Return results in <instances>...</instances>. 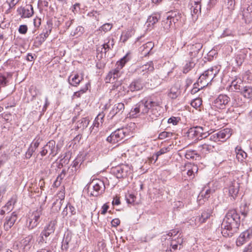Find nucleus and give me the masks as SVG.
Returning a JSON list of instances; mask_svg holds the SVG:
<instances>
[{
    "label": "nucleus",
    "instance_id": "nucleus-1",
    "mask_svg": "<svg viewBox=\"0 0 252 252\" xmlns=\"http://www.w3.org/2000/svg\"><path fill=\"white\" fill-rule=\"evenodd\" d=\"M161 103L160 99L154 95L146 97L131 109L130 116L136 117L139 113L146 114L147 119L153 121L160 114Z\"/></svg>",
    "mask_w": 252,
    "mask_h": 252
},
{
    "label": "nucleus",
    "instance_id": "nucleus-2",
    "mask_svg": "<svg viewBox=\"0 0 252 252\" xmlns=\"http://www.w3.org/2000/svg\"><path fill=\"white\" fill-rule=\"evenodd\" d=\"M240 216L236 210H229L221 224V233L224 237H231L236 233L240 224Z\"/></svg>",
    "mask_w": 252,
    "mask_h": 252
},
{
    "label": "nucleus",
    "instance_id": "nucleus-3",
    "mask_svg": "<svg viewBox=\"0 0 252 252\" xmlns=\"http://www.w3.org/2000/svg\"><path fill=\"white\" fill-rule=\"evenodd\" d=\"M56 224L57 221L56 220H51L45 226L40 233L39 239L37 240L38 244L41 245L43 243H47L48 241L50 240V236L54 234Z\"/></svg>",
    "mask_w": 252,
    "mask_h": 252
},
{
    "label": "nucleus",
    "instance_id": "nucleus-4",
    "mask_svg": "<svg viewBox=\"0 0 252 252\" xmlns=\"http://www.w3.org/2000/svg\"><path fill=\"white\" fill-rule=\"evenodd\" d=\"M129 53H127L119 62H118V66L110 71L107 75L105 78L106 83H113L115 79L117 78L120 76V70L123 68L125 63L129 61Z\"/></svg>",
    "mask_w": 252,
    "mask_h": 252
},
{
    "label": "nucleus",
    "instance_id": "nucleus-5",
    "mask_svg": "<svg viewBox=\"0 0 252 252\" xmlns=\"http://www.w3.org/2000/svg\"><path fill=\"white\" fill-rule=\"evenodd\" d=\"M88 189H93L91 192V195L97 196L102 194L105 189L104 182L100 179H94L87 185Z\"/></svg>",
    "mask_w": 252,
    "mask_h": 252
},
{
    "label": "nucleus",
    "instance_id": "nucleus-6",
    "mask_svg": "<svg viewBox=\"0 0 252 252\" xmlns=\"http://www.w3.org/2000/svg\"><path fill=\"white\" fill-rule=\"evenodd\" d=\"M60 149L59 145H56V142L54 140H50L42 148L40 154L42 157H44L49 151V155L52 157H54L58 154Z\"/></svg>",
    "mask_w": 252,
    "mask_h": 252
},
{
    "label": "nucleus",
    "instance_id": "nucleus-7",
    "mask_svg": "<svg viewBox=\"0 0 252 252\" xmlns=\"http://www.w3.org/2000/svg\"><path fill=\"white\" fill-rule=\"evenodd\" d=\"M126 132V128H118L107 137L106 140L112 144L117 143L124 139Z\"/></svg>",
    "mask_w": 252,
    "mask_h": 252
},
{
    "label": "nucleus",
    "instance_id": "nucleus-8",
    "mask_svg": "<svg viewBox=\"0 0 252 252\" xmlns=\"http://www.w3.org/2000/svg\"><path fill=\"white\" fill-rule=\"evenodd\" d=\"M42 215V209H37L33 211L27 220V225L29 229H32L36 227L40 222V218Z\"/></svg>",
    "mask_w": 252,
    "mask_h": 252
},
{
    "label": "nucleus",
    "instance_id": "nucleus-9",
    "mask_svg": "<svg viewBox=\"0 0 252 252\" xmlns=\"http://www.w3.org/2000/svg\"><path fill=\"white\" fill-rule=\"evenodd\" d=\"M231 134L232 130L231 129L225 128L211 135L210 137V139L214 142H224L228 139Z\"/></svg>",
    "mask_w": 252,
    "mask_h": 252
},
{
    "label": "nucleus",
    "instance_id": "nucleus-10",
    "mask_svg": "<svg viewBox=\"0 0 252 252\" xmlns=\"http://www.w3.org/2000/svg\"><path fill=\"white\" fill-rule=\"evenodd\" d=\"M129 171L130 167L125 164L117 166L111 169V172L118 179L126 177Z\"/></svg>",
    "mask_w": 252,
    "mask_h": 252
},
{
    "label": "nucleus",
    "instance_id": "nucleus-11",
    "mask_svg": "<svg viewBox=\"0 0 252 252\" xmlns=\"http://www.w3.org/2000/svg\"><path fill=\"white\" fill-rule=\"evenodd\" d=\"M78 246L76 241L73 239L70 233L65 234L62 242L61 249L63 251H67L69 247L76 248Z\"/></svg>",
    "mask_w": 252,
    "mask_h": 252
},
{
    "label": "nucleus",
    "instance_id": "nucleus-12",
    "mask_svg": "<svg viewBox=\"0 0 252 252\" xmlns=\"http://www.w3.org/2000/svg\"><path fill=\"white\" fill-rule=\"evenodd\" d=\"M230 101V98L226 94H220L214 101V106L220 109H225Z\"/></svg>",
    "mask_w": 252,
    "mask_h": 252
},
{
    "label": "nucleus",
    "instance_id": "nucleus-13",
    "mask_svg": "<svg viewBox=\"0 0 252 252\" xmlns=\"http://www.w3.org/2000/svg\"><path fill=\"white\" fill-rule=\"evenodd\" d=\"M105 114L103 112L100 113L95 118L93 126L90 128L91 133L95 134L98 131V128L101 126L104 122Z\"/></svg>",
    "mask_w": 252,
    "mask_h": 252
},
{
    "label": "nucleus",
    "instance_id": "nucleus-14",
    "mask_svg": "<svg viewBox=\"0 0 252 252\" xmlns=\"http://www.w3.org/2000/svg\"><path fill=\"white\" fill-rule=\"evenodd\" d=\"M154 70V66L153 63L150 62L140 66L137 69L136 71L139 75L147 77L148 74L152 72Z\"/></svg>",
    "mask_w": 252,
    "mask_h": 252
},
{
    "label": "nucleus",
    "instance_id": "nucleus-15",
    "mask_svg": "<svg viewBox=\"0 0 252 252\" xmlns=\"http://www.w3.org/2000/svg\"><path fill=\"white\" fill-rule=\"evenodd\" d=\"M188 47L190 57L197 58L199 52L202 48V44L201 43L193 40L190 44L188 45Z\"/></svg>",
    "mask_w": 252,
    "mask_h": 252
},
{
    "label": "nucleus",
    "instance_id": "nucleus-16",
    "mask_svg": "<svg viewBox=\"0 0 252 252\" xmlns=\"http://www.w3.org/2000/svg\"><path fill=\"white\" fill-rule=\"evenodd\" d=\"M201 0H192L190 8L191 14L193 19L196 20L201 13Z\"/></svg>",
    "mask_w": 252,
    "mask_h": 252
},
{
    "label": "nucleus",
    "instance_id": "nucleus-17",
    "mask_svg": "<svg viewBox=\"0 0 252 252\" xmlns=\"http://www.w3.org/2000/svg\"><path fill=\"white\" fill-rule=\"evenodd\" d=\"M18 219L16 212H13L10 215L6 217L4 223V228L7 231L14 224Z\"/></svg>",
    "mask_w": 252,
    "mask_h": 252
},
{
    "label": "nucleus",
    "instance_id": "nucleus-18",
    "mask_svg": "<svg viewBox=\"0 0 252 252\" xmlns=\"http://www.w3.org/2000/svg\"><path fill=\"white\" fill-rule=\"evenodd\" d=\"M17 12L22 18H29L33 14V7L31 4H28L25 7H20L17 9Z\"/></svg>",
    "mask_w": 252,
    "mask_h": 252
},
{
    "label": "nucleus",
    "instance_id": "nucleus-19",
    "mask_svg": "<svg viewBox=\"0 0 252 252\" xmlns=\"http://www.w3.org/2000/svg\"><path fill=\"white\" fill-rule=\"evenodd\" d=\"M125 110L124 103L115 104L110 110L108 117L112 119L116 115H121Z\"/></svg>",
    "mask_w": 252,
    "mask_h": 252
},
{
    "label": "nucleus",
    "instance_id": "nucleus-20",
    "mask_svg": "<svg viewBox=\"0 0 252 252\" xmlns=\"http://www.w3.org/2000/svg\"><path fill=\"white\" fill-rule=\"evenodd\" d=\"M239 183L236 181H232L230 183L228 190L230 196L234 199L237 196L239 191Z\"/></svg>",
    "mask_w": 252,
    "mask_h": 252
},
{
    "label": "nucleus",
    "instance_id": "nucleus-21",
    "mask_svg": "<svg viewBox=\"0 0 252 252\" xmlns=\"http://www.w3.org/2000/svg\"><path fill=\"white\" fill-rule=\"evenodd\" d=\"M33 242V236L30 235L21 241L20 247L25 251H28L31 249Z\"/></svg>",
    "mask_w": 252,
    "mask_h": 252
},
{
    "label": "nucleus",
    "instance_id": "nucleus-22",
    "mask_svg": "<svg viewBox=\"0 0 252 252\" xmlns=\"http://www.w3.org/2000/svg\"><path fill=\"white\" fill-rule=\"evenodd\" d=\"M84 79L83 76H80L78 74H71L67 79V82L69 85L73 87L78 86L81 82Z\"/></svg>",
    "mask_w": 252,
    "mask_h": 252
},
{
    "label": "nucleus",
    "instance_id": "nucleus-23",
    "mask_svg": "<svg viewBox=\"0 0 252 252\" xmlns=\"http://www.w3.org/2000/svg\"><path fill=\"white\" fill-rule=\"evenodd\" d=\"M252 235V232L250 230H246L242 232L237 239V246H240L243 245L246 242L249 240L250 237Z\"/></svg>",
    "mask_w": 252,
    "mask_h": 252
},
{
    "label": "nucleus",
    "instance_id": "nucleus-24",
    "mask_svg": "<svg viewBox=\"0 0 252 252\" xmlns=\"http://www.w3.org/2000/svg\"><path fill=\"white\" fill-rule=\"evenodd\" d=\"M154 47V44L152 42H148L140 48L141 55L147 56L153 53L152 50Z\"/></svg>",
    "mask_w": 252,
    "mask_h": 252
},
{
    "label": "nucleus",
    "instance_id": "nucleus-25",
    "mask_svg": "<svg viewBox=\"0 0 252 252\" xmlns=\"http://www.w3.org/2000/svg\"><path fill=\"white\" fill-rule=\"evenodd\" d=\"M243 81L240 78H236L232 81L230 85V89L233 91L240 92L243 89Z\"/></svg>",
    "mask_w": 252,
    "mask_h": 252
},
{
    "label": "nucleus",
    "instance_id": "nucleus-26",
    "mask_svg": "<svg viewBox=\"0 0 252 252\" xmlns=\"http://www.w3.org/2000/svg\"><path fill=\"white\" fill-rule=\"evenodd\" d=\"M144 83L141 79H138L132 81L129 85V89L131 92L137 91L143 89Z\"/></svg>",
    "mask_w": 252,
    "mask_h": 252
},
{
    "label": "nucleus",
    "instance_id": "nucleus-27",
    "mask_svg": "<svg viewBox=\"0 0 252 252\" xmlns=\"http://www.w3.org/2000/svg\"><path fill=\"white\" fill-rule=\"evenodd\" d=\"M213 210L208 209L204 210L200 216H197V219L198 220L199 223L200 224L205 223L212 216Z\"/></svg>",
    "mask_w": 252,
    "mask_h": 252
},
{
    "label": "nucleus",
    "instance_id": "nucleus-28",
    "mask_svg": "<svg viewBox=\"0 0 252 252\" xmlns=\"http://www.w3.org/2000/svg\"><path fill=\"white\" fill-rule=\"evenodd\" d=\"M198 148L199 149L201 152L205 154L210 152L217 151L216 145H213L207 143H204L200 145L198 147Z\"/></svg>",
    "mask_w": 252,
    "mask_h": 252
},
{
    "label": "nucleus",
    "instance_id": "nucleus-29",
    "mask_svg": "<svg viewBox=\"0 0 252 252\" xmlns=\"http://www.w3.org/2000/svg\"><path fill=\"white\" fill-rule=\"evenodd\" d=\"M219 72V69L216 66L212 67L205 71L204 73L207 76V81L211 82Z\"/></svg>",
    "mask_w": 252,
    "mask_h": 252
},
{
    "label": "nucleus",
    "instance_id": "nucleus-30",
    "mask_svg": "<svg viewBox=\"0 0 252 252\" xmlns=\"http://www.w3.org/2000/svg\"><path fill=\"white\" fill-rule=\"evenodd\" d=\"M242 15L246 23L251 22L252 21V5H249L247 8L244 9Z\"/></svg>",
    "mask_w": 252,
    "mask_h": 252
},
{
    "label": "nucleus",
    "instance_id": "nucleus-31",
    "mask_svg": "<svg viewBox=\"0 0 252 252\" xmlns=\"http://www.w3.org/2000/svg\"><path fill=\"white\" fill-rule=\"evenodd\" d=\"M115 44V41L113 38L108 37L104 40V42L102 45L103 49L104 50V53H106L113 48Z\"/></svg>",
    "mask_w": 252,
    "mask_h": 252
},
{
    "label": "nucleus",
    "instance_id": "nucleus-32",
    "mask_svg": "<svg viewBox=\"0 0 252 252\" xmlns=\"http://www.w3.org/2000/svg\"><path fill=\"white\" fill-rule=\"evenodd\" d=\"M168 17L173 22L174 25L181 18L182 14L179 11H170L167 13Z\"/></svg>",
    "mask_w": 252,
    "mask_h": 252
},
{
    "label": "nucleus",
    "instance_id": "nucleus-33",
    "mask_svg": "<svg viewBox=\"0 0 252 252\" xmlns=\"http://www.w3.org/2000/svg\"><path fill=\"white\" fill-rule=\"evenodd\" d=\"M246 56L247 55L245 50H243L239 52L235 58V62L237 65H241L245 60Z\"/></svg>",
    "mask_w": 252,
    "mask_h": 252
},
{
    "label": "nucleus",
    "instance_id": "nucleus-34",
    "mask_svg": "<svg viewBox=\"0 0 252 252\" xmlns=\"http://www.w3.org/2000/svg\"><path fill=\"white\" fill-rule=\"evenodd\" d=\"M190 58L191 60L189 61L188 62H187V63L185 64V66L184 67L183 72L184 73H187L189 70H190L191 68H192L194 66V65H195L196 63L197 62V58Z\"/></svg>",
    "mask_w": 252,
    "mask_h": 252
},
{
    "label": "nucleus",
    "instance_id": "nucleus-35",
    "mask_svg": "<svg viewBox=\"0 0 252 252\" xmlns=\"http://www.w3.org/2000/svg\"><path fill=\"white\" fill-rule=\"evenodd\" d=\"M83 162V160L81 157L76 158L71 164V170L74 171V174H76L79 172V170Z\"/></svg>",
    "mask_w": 252,
    "mask_h": 252
},
{
    "label": "nucleus",
    "instance_id": "nucleus-36",
    "mask_svg": "<svg viewBox=\"0 0 252 252\" xmlns=\"http://www.w3.org/2000/svg\"><path fill=\"white\" fill-rule=\"evenodd\" d=\"M241 93L245 97L248 98H252V86H246L243 88Z\"/></svg>",
    "mask_w": 252,
    "mask_h": 252
},
{
    "label": "nucleus",
    "instance_id": "nucleus-37",
    "mask_svg": "<svg viewBox=\"0 0 252 252\" xmlns=\"http://www.w3.org/2000/svg\"><path fill=\"white\" fill-rule=\"evenodd\" d=\"M186 170H187V174L189 176H191L194 175V173H196L198 171V167L196 165L188 164L185 166Z\"/></svg>",
    "mask_w": 252,
    "mask_h": 252
},
{
    "label": "nucleus",
    "instance_id": "nucleus-38",
    "mask_svg": "<svg viewBox=\"0 0 252 252\" xmlns=\"http://www.w3.org/2000/svg\"><path fill=\"white\" fill-rule=\"evenodd\" d=\"M237 159L242 162L247 157V153L243 151L240 147H237L235 149Z\"/></svg>",
    "mask_w": 252,
    "mask_h": 252
},
{
    "label": "nucleus",
    "instance_id": "nucleus-39",
    "mask_svg": "<svg viewBox=\"0 0 252 252\" xmlns=\"http://www.w3.org/2000/svg\"><path fill=\"white\" fill-rule=\"evenodd\" d=\"M89 122L90 121L88 117H85L81 119L77 123V128H81L82 129H85L88 126Z\"/></svg>",
    "mask_w": 252,
    "mask_h": 252
},
{
    "label": "nucleus",
    "instance_id": "nucleus-40",
    "mask_svg": "<svg viewBox=\"0 0 252 252\" xmlns=\"http://www.w3.org/2000/svg\"><path fill=\"white\" fill-rule=\"evenodd\" d=\"M198 133L200 134V139L204 138L210 135L208 128L206 126H196Z\"/></svg>",
    "mask_w": 252,
    "mask_h": 252
},
{
    "label": "nucleus",
    "instance_id": "nucleus-41",
    "mask_svg": "<svg viewBox=\"0 0 252 252\" xmlns=\"http://www.w3.org/2000/svg\"><path fill=\"white\" fill-rule=\"evenodd\" d=\"M208 80L207 79V76L205 75L204 73H203L202 74H201L200 77H199L197 83H199L200 85L201 88H203L205 87L208 85L209 83L211 82H208L207 81Z\"/></svg>",
    "mask_w": 252,
    "mask_h": 252
},
{
    "label": "nucleus",
    "instance_id": "nucleus-42",
    "mask_svg": "<svg viewBox=\"0 0 252 252\" xmlns=\"http://www.w3.org/2000/svg\"><path fill=\"white\" fill-rule=\"evenodd\" d=\"M176 136V135L175 133L164 131L159 134L158 138L159 139L163 140L165 138L170 139L173 136L175 138Z\"/></svg>",
    "mask_w": 252,
    "mask_h": 252
},
{
    "label": "nucleus",
    "instance_id": "nucleus-43",
    "mask_svg": "<svg viewBox=\"0 0 252 252\" xmlns=\"http://www.w3.org/2000/svg\"><path fill=\"white\" fill-rule=\"evenodd\" d=\"M188 136L191 138H195L199 139L200 138V134L198 133L196 127L190 128L188 131Z\"/></svg>",
    "mask_w": 252,
    "mask_h": 252
},
{
    "label": "nucleus",
    "instance_id": "nucleus-44",
    "mask_svg": "<svg viewBox=\"0 0 252 252\" xmlns=\"http://www.w3.org/2000/svg\"><path fill=\"white\" fill-rule=\"evenodd\" d=\"M162 24L163 28L166 32H168L170 29L173 27V25H174L173 22L167 16L166 18L164 20H163Z\"/></svg>",
    "mask_w": 252,
    "mask_h": 252
},
{
    "label": "nucleus",
    "instance_id": "nucleus-45",
    "mask_svg": "<svg viewBox=\"0 0 252 252\" xmlns=\"http://www.w3.org/2000/svg\"><path fill=\"white\" fill-rule=\"evenodd\" d=\"M15 200L12 198L10 200L7 202V203L4 207H2V208L5 210L7 213H8L12 210L14 204H15Z\"/></svg>",
    "mask_w": 252,
    "mask_h": 252
},
{
    "label": "nucleus",
    "instance_id": "nucleus-46",
    "mask_svg": "<svg viewBox=\"0 0 252 252\" xmlns=\"http://www.w3.org/2000/svg\"><path fill=\"white\" fill-rule=\"evenodd\" d=\"M84 32V28L82 26H78L76 29L71 32V35L74 36H80Z\"/></svg>",
    "mask_w": 252,
    "mask_h": 252
},
{
    "label": "nucleus",
    "instance_id": "nucleus-47",
    "mask_svg": "<svg viewBox=\"0 0 252 252\" xmlns=\"http://www.w3.org/2000/svg\"><path fill=\"white\" fill-rule=\"evenodd\" d=\"M213 192V190L211 189H207L205 192H204V190H202L198 196V198L201 200L202 198L208 199V198L210 197V194Z\"/></svg>",
    "mask_w": 252,
    "mask_h": 252
},
{
    "label": "nucleus",
    "instance_id": "nucleus-48",
    "mask_svg": "<svg viewBox=\"0 0 252 252\" xmlns=\"http://www.w3.org/2000/svg\"><path fill=\"white\" fill-rule=\"evenodd\" d=\"M89 84H86L85 86L81 89L79 91L76 92L73 94V97H80L81 95L85 93L88 89V85Z\"/></svg>",
    "mask_w": 252,
    "mask_h": 252
},
{
    "label": "nucleus",
    "instance_id": "nucleus-49",
    "mask_svg": "<svg viewBox=\"0 0 252 252\" xmlns=\"http://www.w3.org/2000/svg\"><path fill=\"white\" fill-rule=\"evenodd\" d=\"M42 141V139L40 137V136L39 135H37L33 139L30 146H33V148L36 150Z\"/></svg>",
    "mask_w": 252,
    "mask_h": 252
},
{
    "label": "nucleus",
    "instance_id": "nucleus-50",
    "mask_svg": "<svg viewBox=\"0 0 252 252\" xmlns=\"http://www.w3.org/2000/svg\"><path fill=\"white\" fill-rule=\"evenodd\" d=\"M159 18V16L158 15H152L149 17L147 22L149 23V25H154L158 21Z\"/></svg>",
    "mask_w": 252,
    "mask_h": 252
},
{
    "label": "nucleus",
    "instance_id": "nucleus-51",
    "mask_svg": "<svg viewBox=\"0 0 252 252\" xmlns=\"http://www.w3.org/2000/svg\"><path fill=\"white\" fill-rule=\"evenodd\" d=\"M188 225H190L192 227L197 226L200 225V223H199L198 220L197 219V217H191L190 219L187 221Z\"/></svg>",
    "mask_w": 252,
    "mask_h": 252
},
{
    "label": "nucleus",
    "instance_id": "nucleus-52",
    "mask_svg": "<svg viewBox=\"0 0 252 252\" xmlns=\"http://www.w3.org/2000/svg\"><path fill=\"white\" fill-rule=\"evenodd\" d=\"M64 175H65V173H64V170H63L62 173L59 175H58V176L57 177V178L56 179V180L55 181V182L54 183V185L55 186L57 187L61 185L62 181L63 179V178H64Z\"/></svg>",
    "mask_w": 252,
    "mask_h": 252
},
{
    "label": "nucleus",
    "instance_id": "nucleus-53",
    "mask_svg": "<svg viewBox=\"0 0 252 252\" xmlns=\"http://www.w3.org/2000/svg\"><path fill=\"white\" fill-rule=\"evenodd\" d=\"M171 145H170L168 147H164V148H161L159 151H158L156 154V160H157L158 159V157L163 154H165V153H166L167 152H169L170 149H171Z\"/></svg>",
    "mask_w": 252,
    "mask_h": 252
},
{
    "label": "nucleus",
    "instance_id": "nucleus-54",
    "mask_svg": "<svg viewBox=\"0 0 252 252\" xmlns=\"http://www.w3.org/2000/svg\"><path fill=\"white\" fill-rule=\"evenodd\" d=\"M190 104L193 107L197 108L202 104V100L200 98H196L191 101Z\"/></svg>",
    "mask_w": 252,
    "mask_h": 252
},
{
    "label": "nucleus",
    "instance_id": "nucleus-55",
    "mask_svg": "<svg viewBox=\"0 0 252 252\" xmlns=\"http://www.w3.org/2000/svg\"><path fill=\"white\" fill-rule=\"evenodd\" d=\"M112 27V25L110 23H106L103 24L101 27H100L99 29V31H103L106 32L109 31Z\"/></svg>",
    "mask_w": 252,
    "mask_h": 252
},
{
    "label": "nucleus",
    "instance_id": "nucleus-56",
    "mask_svg": "<svg viewBox=\"0 0 252 252\" xmlns=\"http://www.w3.org/2000/svg\"><path fill=\"white\" fill-rule=\"evenodd\" d=\"M35 150L33 148V146H30L27 151L25 154V158L27 159H29L32 156L33 153L35 152Z\"/></svg>",
    "mask_w": 252,
    "mask_h": 252
},
{
    "label": "nucleus",
    "instance_id": "nucleus-57",
    "mask_svg": "<svg viewBox=\"0 0 252 252\" xmlns=\"http://www.w3.org/2000/svg\"><path fill=\"white\" fill-rule=\"evenodd\" d=\"M180 234L177 237V238L173 239L171 242H174V244H178L179 245V249H181L182 244L183 242V239L182 237H180Z\"/></svg>",
    "mask_w": 252,
    "mask_h": 252
},
{
    "label": "nucleus",
    "instance_id": "nucleus-58",
    "mask_svg": "<svg viewBox=\"0 0 252 252\" xmlns=\"http://www.w3.org/2000/svg\"><path fill=\"white\" fill-rule=\"evenodd\" d=\"M51 30H49V31L46 30L45 32L42 33L40 34V43L41 44L43 42H44L46 38L49 35Z\"/></svg>",
    "mask_w": 252,
    "mask_h": 252
},
{
    "label": "nucleus",
    "instance_id": "nucleus-59",
    "mask_svg": "<svg viewBox=\"0 0 252 252\" xmlns=\"http://www.w3.org/2000/svg\"><path fill=\"white\" fill-rule=\"evenodd\" d=\"M195 155H196V154L195 153V151L188 150V151H187V152L185 155V156L187 159H193L194 158V157Z\"/></svg>",
    "mask_w": 252,
    "mask_h": 252
},
{
    "label": "nucleus",
    "instance_id": "nucleus-60",
    "mask_svg": "<svg viewBox=\"0 0 252 252\" xmlns=\"http://www.w3.org/2000/svg\"><path fill=\"white\" fill-rule=\"evenodd\" d=\"M126 198L127 203L132 204L134 202L136 197L132 194H128L126 196Z\"/></svg>",
    "mask_w": 252,
    "mask_h": 252
},
{
    "label": "nucleus",
    "instance_id": "nucleus-61",
    "mask_svg": "<svg viewBox=\"0 0 252 252\" xmlns=\"http://www.w3.org/2000/svg\"><path fill=\"white\" fill-rule=\"evenodd\" d=\"M68 212H69V216L75 215L76 214V209L74 207L72 206L70 203L67 204Z\"/></svg>",
    "mask_w": 252,
    "mask_h": 252
},
{
    "label": "nucleus",
    "instance_id": "nucleus-62",
    "mask_svg": "<svg viewBox=\"0 0 252 252\" xmlns=\"http://www.w3.org/2000/svg\"><path fill=\"white\" fill-rule=\"evenodd\" d=\"M178 94V91L177 89L171 88L169 94V96L172 98H175L177 97Z\"/></svg>",
    "mask_w": 252,
    "mask_h": 252
},
{
    "label": "nucleus",
    "instance_id": "nucleus-63",
    "mask_svg": "<svg viewBox=\"0 0 252 252\" xmlns=\"http://www.w3.org/2000/svg\"><path fill=\"white\" fill-rule=\"evenodd\" d=\"M179 119H178V118L172 117L168 120V123L169 124H172L173 125H176L179 122Z\"/></svg>",
    "mask_w": 252,
    "mask_h": 252
},
{
    "label": "nucleus",
    "instance_id": "nucleus-64",
    "mask_svg": "<svg viewBox=\"0 0 252 252\" xmlns=\"http://www.w3.org/2000/svg\"><path fill=\"white\" fill-rule=\"evenodd\" d=\"M232 35H233L232 32L228 29H226L225 30H224L221 36L224 37H226V36H232Z\"/></svg>",
    "mask_w": 252,
    "mask_h": 252
}]
</instances>
